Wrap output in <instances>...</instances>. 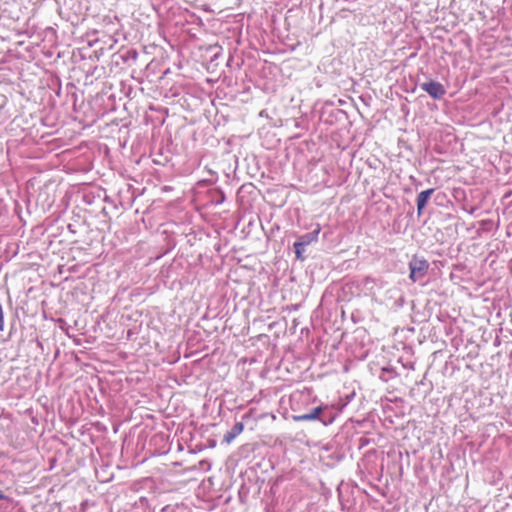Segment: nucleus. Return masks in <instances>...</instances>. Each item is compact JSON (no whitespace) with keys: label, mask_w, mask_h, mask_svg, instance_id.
Segmentation results:
<instances>
[{"label":"nucleus","mask_w":512,"mask_h":512,"mask_svg":"<svg viewBox=\"0 0 512 512\" xmlns=\"http://www.w3.org/2000/svg\"><path fill=\"white\" fill-rule=\"evenodd\" d=\"M4 496L2 494H0V499H2Z\"/></svg>","instance_id":"nucleus-7"},{"label":"nucleus","mask_w":512,"mask_h":512,"mask_svg":"<svg viewBox=\"0 0 512 512\" xmlns=\"http://www.w3.org/2000/svg\"><path fill=\"white\" fill-rule=\"evenodd\" d=\"M422 89L435 99L441 98L445 93L443 86L433 81L423 84Z\"/></svg>","instance_id":"nucleus-3"},{"label":"nucleus","mask_w":512,"mask_h":512,"mask_svg":"<svg viewBox=\"0 0 512 512\" xmlns=\"http://www.w3.org/2000/svg\"><path fill=\"white\" fill-rule=\"evenodd\" d=\"M318 233H319V230H316L313 236H307L304 238L303 241L294 243L295 254H296L297 259L304 260L303 253H304L305 247L316 240Z\"/></svg>","instance_id":"nucleus-2"},{"label":"nucleus","mask_w":512,"mask_h":512,"mask_svg":"<svg viewBox=\"0 0 512 512\" xmlns=\"http://www.w3.org/2000/svg\"><path fill=\"white\" fill-rule=\"evenodd\" d=\"M322 407L318 406L312 410L311 413L303 414V415H295L293 416V421L301 422V421H312L318 419L319 415L322 413Z\"/></svg>","instance_id":"nucleus-4"},{"label":"nucleus","mask_w":512,"mask_h":512,"mask_svg":"<svg viewBox=\"0 0 512 512\" xmlns=\"http://www.w3.org/2000/svg\"><path fill=\"white\" fill-rule=\"evenodd\" d=\"M433 189H427L419 193L417 197V210L420 213L421 210L425 207L427 204V201L431 194L433 193Z\"/></svg>","instance_id":"nucleus-6"},{"label":"nucleus","mask_w":512,"mask_h":512,"mask_svg":"<svg viewBox=\"0 0 512 512\" xmlns=\"http://www.w3.org/2000/svg\"><path fill=\"white\" fill-rule=\"evenodd\" d=\"M244 425L243 423L239 422L237 423L230 432H228L225 437L224 441L227 444H230L238 435H240L243 432Z\"/></svg>","instance_id":"nucleus-5"},{"label":"nucleus","mask_w":512,"mask_h":512,"mask_svg":"<svg viewBox=\"0 0 512 512\" xmlns=\"http://www.w3.org/2000/svg\"><path fill=\"white\" fill-rule=\"evenodd\" d=\"M410 279L415 282L418 273H424L428 269V262L424 259H413L410 262Z\"/></svg>","instance_id":"nucleus-1"}]
</instances>
